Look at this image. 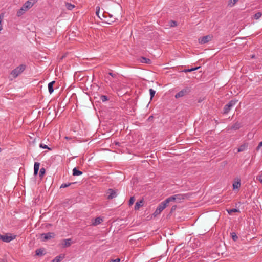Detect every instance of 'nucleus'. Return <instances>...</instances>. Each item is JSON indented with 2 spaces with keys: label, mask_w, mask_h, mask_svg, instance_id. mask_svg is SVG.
Instances as JSON below:
<instances>
[{
  "label": "nucleus",
  "mask_w": 262,
  "mask_h": 262,
  "mask_svg": "<svg viewBox=\"0 0 262 262\" xmlns=\"http://www.w3.org/2000/svg\"><path fill=\"white\" fill-rule=\"evenodd\" d=\"M26 69L25 64H21L12 71L11 74L14 78H16L18 75L22 73Z\"/></svg>",
  "instance_id": "nucleus-1"
},
{
  "label": "nucleus",
  "mask_w": 262,
  "mask_h": 262,
  "mask_svg": "<svg viewBox=\"0 0 262 262\" xmlns=\"http://www.w3.org/2000/svg\"><path fill=\"white\" fill-rule=\"evenodd\" d=\"M237 100H232L230 101L228 104L224 106L223 108L224 114H228L230 110L236 104Z\"/></svg>",
  "instance_id": "nucleus-2"
},
{
  "label": "nucleus",
  "mask_w": 262,
  "mask_h": 262,
  "mask_svg": "<svg viewBox=\"0 0 262 262\" xmlns=\"http://www.w3.org/2000/svg\"><path fill=\"white\" fill-rule=\"evenodd\" d=\"M172 202L180 203L186 198V194H177L170 196Z\"/></svg>",
  "instance_id": "nucleus-3"
},
{
  "label": "nucleus",
  "mask_w": 262,
  "mask_h": 262,
  "mask_svg": "<svg viewBox=\"0 0 262 262\" xmlns=\"http://www.w3.org/2000/svg\"><path fill=\"white\" fill-rule=\"evenodd\" d=\"M16 235H12L10 234H5L4 235L0 234V239L4 242L9 243L12 240L15 239Z\"/></svg>",
  "instance_id": "nucleus-4"
},
{
  "label": "nucleus",
  "mask_w": 262,
  "mask_h": 262,
  "mask_svg": "<svg viewBox=\"0 0 262 262\" xmlns=\"http://www.w3.org/2000/svg\"><path fill=\"white\" fill-rule=\"evenodd\" d=\"M190 92V89L189 88H185L179 92L175 95V98L178 99L188 94Z\"/></svg>",
  "instance_id": "nucleus-5"
},
{
  "label": "nucleus",
  "mask_w": 262,
  "mask_h": 262,
  "mask_svg": "<svg viewBox=\"0 0 262 262\" xmlns=\"http://www.w3.org/2000/svg\"><path fill=\"white\" fill-rule=\"evenodd\" d=\"M55 234L52 232H48L47 233H42L41 234L40 237L43 241L50 239L54 236Z\"/></svg>",
  "instance_id": "nucleus-6"
},
{
  "label": "nucleus",
  "mask_w": 262,
  "mask_h": 262,
  "mask_svg": "<svg viewBox=\"0 0 262 262\" xmlns=\"http://www.w3.org/2000/svg\"><path fill=\"white\" fill-rule=\"evenodd\" d=\"M35 3L32 0L27 1L22 6V7L27 11L31 8Z\"/></svg>",
  "instance_id": "nucleus-7"
},
{
  "label": "nucleus",
  "mask_w": 262,
  "mask_h": 262,
  "mask_svg": "<svg viewBox=\"0 0 262 262\" xmlns=\"http://www.w3.org/2000/svg\"><path fill=\"white\" fill-rule=\"evenodd\" d=\"M137 62H141L143 63L151 64V60L147 58L144 57H140L136 59Z\"/></svg>",
  "instance_id": "nucleus-8"
},
{
  "label": "nucleus",
  "mask_w": 262,
  "mask_h": 262,
  "mask_svg": "<svg viewBox=\"0 0 262 262\" xmlns=\"http://www.w3.org/2000/svg\"><path fill=\"white\" fill-rule=\"evenodd\" d=\"M211 39L210 35H206L199 39V42L201 44H205L209 42Z\"/></svg>",
  "instance_id": "nucleus-9"
},
{
  "label": "nucleus",
  "mask_w": 262,
  "mask_h": 262,
  "mask_svg": "<svg viewBox=\"0 0 262 262\" xmlns=\"http://www.w3.org/2000/svg\"><path fill=\"white\" fill-rule=\"evenodd\" d=\"M242 127L241 123L239 122H235L234 124H233L231 127H228V130H237L239 129Z\"/></svg>",
  "instance_id": "nucleus-10"
},
{
  "label": "nucleus",
  "mask_w": 262,
  "mask_h": 262,
  "mask_svg": "<svg viewBox=\"0 0 262 262\" xmlns=\"http://www.w3.org/2000/svg\"><path fill=\"white\" fill-rule=\"evenodd\" d=\"M165 209V206H163L161 203L159 204L155 212L154 215L156 216L161 213V212Z\"/></svg>",
  "instance_id": "nucleus-11"
},
{
  "label": "nucleus",
  "mask_w": 262,
  "mask_h": 262,
  "mask_svg": "<svg viewBox=\"0 0 262 262\" xmlns=\"http://www.w3.org/2000/svg\"><path fill=\"white\" fill-rule=\"evenodd\" d=\"M108 193L110 194L107 197V199H112L117 196L116 192L112 189H109Z\"/></svg>",
  "instance_id": "nucleus-12"
},
{
  "label": "nucleus",
  "mask_w": 262,
  "mask_h": 262,
  "mask_svg": "<svg viewBox=\"0 0 262 262\" xmlns=\"http://www.w3.org/2000/svg\"><path fill=\"white\" fill-rule=\"evenodd\" d=\"M64 258V254H61L55 257L52 262H60Z\"/></svg>",
  "instance_id": "nucleus-13"
},
{
  "label": "nucleus",
  "mask_w": 262,
  "mask_h": 262,
  "mask_svg": "<svg viewBox=\"0 0 262 262\" xmlns=\"http://www.w3.org/2000/svg\"><path fill=\"white\" fill-rule=\"evenodd\" d=\"M103 221V219L100 217H97L92 222V225L97 226L100 224Z\"/></svg>",
  "instance_id": "nucleus-14"
},
{
  "label": "nucleus",
  "mask_w": 262,
  "mask_h": 262,
  "mask_svg": "<svg viewBox=\"0 0 262 262\" xmlns=\"http://www.w3.org/2000/svg\"><path fill=\"white\" fill-rule=\"evenodd\" d=\"M40 163L39 162H35L34 166V174L36 176L38 174L39 169Z\"/></svg>",
  "instance_id": "nucleus-15"
},
{
  "label": "nucleus",
  "mask_w": 262,
  "mask_h": 262,
  "mask_svg": "<svg viewBox=\"0 0 262 262\" xmlns=\"http://www.w3.org/2000/svg\"><path fill=\"white\" fill-rule=\"evenodd\" d=\"M171 202H172V201L170 199V198L169 196V197L167 198L166 200H165L164 201L162 202L161 203V204L163 206V205H164V206H165V208L167 206H168L169 205V204Z\"/></svg>",
  "instance_id": "nucleus-16"
},
{
  "label": "nucleus",
  "mask_w": 262,
  "mask_h": 262,
  "mask_svg": "<svg viewBox=\"0 0 262 262\" xmlns=\"http://www.w3.org/2000/svg\"><path fill=\"white\" fill-rule=\"evenodd\" d=\"M72 240L70 238L66 239L63 241L62 245L64 247H67L71 245Z\"/></svg>",
  "instance_id": "nucleus-17"
},
{
  "label": "nucleus",
  "mask_w": 262,
  "mask_h": 262,
  "mask_svg": "<svg viewBox=\"0 0 262 262\" xmlns=\"http://www.w3.org/2000/svg\"><path fill=\"white\" fill-rule=\"evenodd\" d=\"M36 255L39 256H41L45 254L44 249L40 248L37 249L35 251Z\"/></svg>",
  "instance_id": "nucleus-18"
},
{
  "label": "nucleus",
  "mask_w": 262,
  "mask_h": 262,
  "mask_svg": "<svg viewBox=\"0 0 262 262\" xmlns=\"http://www.w3.org/2000/svg\"><path fill=\"white\" fill-rule=\"evenodd\" d=\"M248 144L245 143L241 145L238 148V152H242L246 150L248 148Z\"/></svg>",
  "instance_id": "nucleus-19"
},
{
  "label": "nucleus",
  "mask_w": 262,
  "mask_h": 262,
  "mask_svg": "<svg viewBox=\"0 0 262 262\" xmlns=\"http://www.w3.org/2000/svg\"><path fill=\"white\" fill-rule=\"evenodd\" d=\"M55 83V81H53L50 82L48 84V90H49V92L50 93V94H52L54 91L53 85Z\"/></svg>",
  "instance_id": "nucleus-20"
},
{
  "label": "nucleus",
  "mask_w": 262,
  "mask_h": 262,
  "mask_svg": "<svg viewBox=\"0 0 262 262\" xmlns=\"http://www.w3.org/2000/svg\"><path fill=\"white\" fill-rule=\"evenodd\" d=\"M144 202L143 200H141L139 202H137L136 203V204L135 205V210H139L140 207L142 206L143 205Z\"/></svg>",
  "instance_id": "nucleus-21"
},
{
  "label": "nucleus",
  "mask_w": 262,
  "mask_h": 262,
  "mask_svg": "<svg viewBox=\"0 0 262 262\" xmlns=\"http://www.w3.org/2000/svg\"><path fill=\"white\" fill-rule=\"evenodd\" d=\"M82 174V172L81 171L79 170L76 167L74 168L73 169V175L74 176H78L81 175Z\"/></svg>",
  "instance_id": "nucleus-22"
},
{
  "label": "nucleus",
  "mask_w": 262,
  "mask_h": 262,
  "mask_svg": "<svg viewBox=\"0 0 262 262\" xmlns=\"http://www.w3.org/2000/svg\"><path fill=\"white\" fill-rule=\"evenodd\" d=\"M26 11L21 7L17 12V16L19 17L25 13Z\"/></svg>",
  "instance_id": "nucleus-23"
},
{
  "label": "nucleus",
  "mask_w": 262,
  "mask_h": 262,
  "mask_svg": "<svg viewBox=\"0 0 262 262\" xmlns=\"http://www.w3.org/2000/svg\"><path fill=\"white\" fill-rule=\"evenodd\" d=\"M76 183V182H73V183H63L61 186H60V188H66V187H68L69 186H72V185H73L74 184H75Z\"/></svg>",
  "instance_id": "nucleus-24"
},
{
  "label": "nucleus",
  "mask_w": 262,
  "mask_h": 262,
  "mask_svg": "<svg viewBox=\"0 0 262 262\" xmlns=\"http://www.w3.org/2000/svg\"><path fill=\"white\" fill-rule=\"evenodd\" d=\"M241 186V182H240V180L238 181H236V182H235L233 184V189H238V188H239Z\"/></svg>",
  "instance_id": "nucleus-25"
},
{
  "label": "nucleus",
  "mask_w": 262,
  "mask_h": 262,
  "mask_svg": "<svg viewBox=\"0 0 262 262\" xmlns=\"http://www.w3.org/2000/svg\"><path fill=\"white\" fill-rule=\"evenodd\" d=\"M66 6L67 9L69 10H72L75 7V5L69 3H66Z\"/></svg>",
  "instance_id": "nucleus-26"
},
{
  "label": "nucleus",
  "mask_w": 262,
  "mask_h": 262,
  "mask_svg": "<svg viewBox=\"0 0 262 262\" xmlns=\"http://www.w3.org/2000/svg\"><path fill=\"white\" fill-rule=\"evenodd\" d=\"M238 1L239 0H230L228 3V6H229L231 7H233Z\"/></svg>",
  "instance_id": "nucleus-27"
},
{
  "label": "nucleus",
  "mask_w": 262,
  "mask_h": 262,
  "mask_svg": "<svg viewBox=\"0 0 262 262\" xmlns=\"http://www.w3.org/2000/svg\"><path fill=\"white\" fill-rule=\"evenodd\" d=\"M262 16V13L260 12H257L256 13H255L254 15V18L255 19H258L259 18H260Z\"/></svg>",
  "instance_id": "nucleus-28"
},
{
  "label": "nucleus",
  "mask_w": 262,
  "mask_h": 262,
  "mask_svg": "<svg viewBox=\"0 0 262 262\" xmlns=\"http://www.w3.org/2000/svg\"><path fill=\"white\" fill-rule=\"evenodd\" d=\"M199 68H200V67L194 68H191V69H185L183 71V72H184L185 73L195 71Z\"/></svg>",
  "instance_id": "nucleus-29"
},
{
  "label": "nucleus",
  "mask_w": 262,
  "mask_h": 262,
  "mask_svg": "<svg viewBox=\"0 0 262 262\" xmlns=\"http://www.w3.org/2000/svg\"><path fill=\"white\" fill-rule=\"evenodd\" d=\"M227 212L229 214H232L233 213L239 212V210L235 208H233L227 210Z\"/></svg>",
  "instance_id": "nucleus-30"
},
{
  "label": "nucleus",
  "mask_w": 262,
  "mask_h": 262,
  "mask_svg": "<svg viewBox=\"0 0 262 262\" xmlns=\"http://www.w3.org/2000/svg\"><path fill=\"white\" fill-rule=\"evenodd\" d=\"M45 172H46V169H45V168H41L40 170V171H39V177H42L45 173Z\"/></svg>",
  "instance_id": "nucleus-31"
},
{
  "label": "nucleus",
  "mask_w": 262,
  "mask_h": 262,
  "mask_svg": "<svg viewBox=\"0 0 262 262\" xmlns=\"http://www.w3.org/2000/svg\"><path fill=\"white\" fill-rule=\"evenodd\" d=\"M231 237L234 241H236L238 239V236L235 232H232L231 233Z\"/></svg>",
  "instance_id": "nucleus-32"
},
{
  "label": "nucleus",
  "mask_w": 262,
  "mask_h": 262,
  "mask_svg": "<svg viewBox=\"0 0 262 262\" xmlns=\"http://www.w3.org/2000/svg\"><path fill=\"white\" fill-rule=\"evenodd\" d=\"M149 93H150V99L151 100L155 96L156 91L155 90H154L152 89H150Z\"/></svg>",
  "instance_id": "nucleus-33"
},
{
  "label": "nucleus",
  "mask_w": 262,
  "mask_h": 262,
  "mask_svg": "<svg viewBox=\"0 0 262 262\" xmlns=\"http://www.w3.org/2000/svg\"><path fill=\"white\" fill-rule=\"evenodd\" d=\"M169 25L170 27H173L177 26V23L174 20H170L169 21Z\"/></svg>",
  "instance_id": "nucleus-34"
},
{
  "label": "nucleus",
  "mask_w": 262,
  "mask_h": 262,
  "mask_svg": "<svg viewBox=\"0 0 262 262\" xmlns=\"http://www.w3.org/2000/svg\"><path fill=\"white\" fill-rule=\"evenodd\" d=\"M39 147L40 148H43V149H48L49 150H51L50 148L48 147V146L43 143H40L39 145Z\"/></svg>",
  "instance_id": "nucleus-35"
},
{
  "label": "nucleus",
  "mask_w": 262,
  "mask_h": 262,
  "mask_svg": "<svg viewBox=\"0 0 262 262\" xmlns=\"http://www.w3.org/2000/svg\"><path fill=\"white\" fill-rule=\"evenodd\" d=\"M100 99L102 102H105L108 100L107 97L105 95L101 96Z\"/></svg>",
  "instance_id": "nucleus-36"
},
{
  "label": "nucleus",
  "mask_w": 262,
  "mask_h": 262,
  "mask_svg": "<svg viewBox=\"0 0 262 262\" xmlns=\"http://www.w3.org/2000/svg\"><path fill=\"white\" fill-rule=\"evenodd\" d=\"M108 75L111 76L113 78H116L117 77V74L116 73H113V72H109L108 73Z\"/></svg>",
  "instance_id": "nucleus-37"
},
{
  "label": "nucleus",
  "mask_w": 262,
  "mask_h": 262,
  "mask_svg": "<svg viewBox=\"0 0 262 262\" xmlns=\"http://www.w3.org/2000/svg\"><path fill=\"white\" fill-rule=\"evenodd\" d=\"M99 11H100V7L99 6L96 7V15L100 18V17L99 15Z\"/></svg>",
  "instance_id": "nucleus-38"
},
{
  "label": "nucleus",
  "mask_w": 262,
  "mask_h": 262,
  "mask_svg": "<svg viewBox=\"0 0 262 262\" xmlns=\"http://www.w3.org/2000/svg\"><path fill=\"white\" fill-rule=\"evenodd\" d=\"M256 179L262 184V174L257 176Z\"/></svg>",
  "instance_id": "nucleus-39"
},
{
  "label": "nucleus",
  "mask_w": 262,
  "mask_h": 262,
  "mask_svg": "<svg viewBox=\"0 0 262 262\" xmlns=\"http://www.w3.org/2000/svg\"><path fill=\"white\" fill-rule=\"evenodd\" d=\"M177 208V206L176 205H173L171 208V212H173V211H174Z\"/></svg>",
  "instance_id": "nucleus-40"
},
{
  "label": "nucleus",
  "mask_w": 262,
  "mask_h": 262,
  "mask_svg": "<svg viewBox=\"0 0 262 262\" xmlns=\"http://www.w3.org/2000/svg\"><path fill=\"white\" fill-rule=\"evenodd\" d=\"M261 146H262V142H260L258 144V146H257V148H256V149H257V150H259V149H260V148Z\"/></svg>",
  "instance_id": "nucleus-41"
},
{
  "label": "nucleus",
  "mask_w": 262,
  "mask_h": 262,
  "mask_svg": "<svg viewBox=\"0 0 262 262\" xmlns=\"http://www.w3.org/2000/svg\"><path fill=\"white\" fill-rule=\"evenodd\" d=\"M153 118H154V117H153V116H150L148 117V118L147 119V121H152V119H153Z\"/></svg>",
  "instance_id": "nucleus-42"
},
{
  "label": "nucleus",
  "mask_w": 262,
  "mask_h": 262,
  "mask_svg": "<svg viewBox=\"0 0 262 262\" xmlns=\"http://www.w3.org/2000/svg\"><path fill=\"white\" fill-rule=\"evenodd\" d=\"M3 17H4V14H2V13L1 14H0V20H1V21H2V19H3Z\"/></svg>",
  "instance_id": "nucleus-43"
},
{
  "label": "nucleus",
  "mask_w": 262,
  "mask_h": 262,
  "mask_svg": "<svg viewBox=\"0 0 262 262\" xmlns=\"http://www.w3.org/2000/svg\"><path fill=\"white\" fill-rule=\"evenodd\" d=\"M128 202L129 206H131V203H132L131 197L128 199Z\"/></svg>",
  "instance_id": "nucleus-44"
},
{
  "label": "nucleus",
  "mask_w": 262,
  "mask_h": 262,
  "mask_svg": "<svg viewBox=\"0 0 262 262\" xmlns=\"http://www.w3.org/2000/svg\"><path fill=\"white\" fill-rule=\"evenodd\" d=\"M106 79H107L108 80H110V81H114L113 80H112L111 79H110L108 77H105Z\"/></svg>",
  "instance_id": "nucleus-45"
},
{
  "label": "nucleus",
  "mask_w": 262,
  "mask_h": 262,
  "mask_svg": "<svg viewBox=\"0 0 262 262\" xmlns=\"http://www.w3.org/2000/svg\"><path fill=\"white\" fill-rule=\"evenodd\" d=\"M132 204H133L134 202L135 201V199L134 198V196H132Z\"/></svg>",
  "instance_id": "nucleus-46"
},
{
  "label": "nucleus",
  "mask_w": 262,
  "mask_h": 262,
  "mask_svg": "<svg viewBox=\"0 0 262 262\" xmlns=\"http://www.w3.org/2000/svg\"><path fill=\"white\" fill-rule=\"evenodd\" d=\"M0 262H6L4 259H1Z\"/></svg>",
  "instance_id": "nucleus-47"
},
{
  "label": "nucleus",
  "mask_w": 262,
  "mask_h": 262,
  "mask_svg": "<svg viewBox=\"0 0 262 262\" xmlns=\"http://www.w3.org/2000/svg\"><path fill=\"white\" fill-rule=\"evenodd\" d=\"M34 3L37 2L38 0H32Z\"/></svg>",
  "instance_id": "nucleus-48"
},
{
  "label": "nucleus",
  "mask_w": 262,
  "mask_h": 262,
  "mask_svg": "<svg viewBox=\"0 0 262 262\" xmlns=\"http://www.w3.org/2000/svg\"><path fill=\"white\" fill-rule=\"evenodd\" d=\"M65 138H66V139H71V138H70V137H65Z\"/></svg>",
  "instance_id": "nucleus-49"
},
{
  "label": "nucleus",
  "mask_w": 262,
  "mask_h": 262,
  "mask_svg": "<svg viewBox=\"0 0 262 262\" xmlns=\"http://www.w3.org/2000/svg\"><path fill=\"white\" fill-rule=\"evenodd\" d=\"M117 8L119 9V10L120 9V7L119 5H117Z\"/></svg>",
  "instance_id": "nucleus-50"
},
{
  "label": "nucleus",
  "mask_w": 262,
  "mask_h": 262,
  "mask_svg": "<svg viewBox=\"0 0 262 262\" xmlns=\"http://www.w3.org/2000/svg\"><path fill=\"white\" fill-rule=\"evenodd\" d=\"M138 93H141V90H140V89H139Z\"/></svg>",
  "instance_id": "nucleus-51"
},
{
  "label": "nucleus",
  "mask_w": 262,
  "mask_h": 262,
  "mask_svg": "<svg viewBox=\"0 0 262 262\" xmlns=\"http://www.w3.org/2000/svg\"><path fill=\"white\" fill-rule=\"evenodd\" d=\"M132 111H133V112H135V110L134 108H132Z\"/></svg>",
  "instance_id": "nucleus-52"
},
{
  "label": "nucleus",
  "mask_w": 262,
  "mask_h": 262,
  "mask_svg": "<svg viewBox=\"0 0 262 262\" xmlns=\"http://www.w3.org/2000/svg\"><path fill=\"white\" fill-rule=\"evenodd\" d=\"M2 151V149L0 148V152Z\"/></svg>",
  "instance_id": "nucleus-53"
}]
</instances>
